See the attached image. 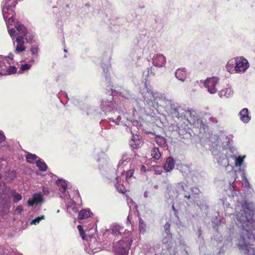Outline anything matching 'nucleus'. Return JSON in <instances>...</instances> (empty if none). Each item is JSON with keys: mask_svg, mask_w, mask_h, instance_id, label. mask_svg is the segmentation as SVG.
Instances as JSON below:
<instances>
[{"mask_svg": "<svg viewBox=\"0 0 255 255\" xmlns=\"http://www.w3.org/2000/svg\"><path fill=\"white\" fill-rule=\"evenodd\" d=\"M255 211L248 207L244 208L241 213L237 215V219L243 226L238 246L245 255H255V248L252 242L255 238Z\"/></svg>", "mask_w": 255, "mask_h": 255, "instance_id": "obj_1", "label": "nucleus"}, {"mask_svg": "<svg viewBox=\"0 0 255 255\" xmlns=\"http://www.w3.org/2000/svg\"><path fill=\"white\" fill-rule=\"evenodd\" d=\"M77 229L82 239L87 242V243H85V250L89 254L92 255L97 253L100 250L102 246L104 249L107 251L111 250L112 231L110 229H106L103 231V245H101L95 236L85 233L82 226L78 225Z\"/></svg>", "mask_w": 255, "mask_h": 255, "instance_id": "obj_2", "label": "nucleus"}, {"mask_svg": "<svg viewBox=\"0 0 255 255\" xmlns=\"http://www.w3.org/2000/svg\"><path fill=\"white\" fill-rule=\"evenodd\" d=\"M111 56L110 55H105L102 59V67L103 69V75L105 77L106 81L110 85L108 86L109 89H107L108 95H112V88L110 86L111 83Z\"/></svg>", "mask_w": 255, "mask_h": 255, "instance_id": "obj_3", "label": "nucleus"}, {"mask_svg": "<svg viewBox=\"0 0 255 255\" xmlns=\"http://www.w3.org/2000/svg\"><path fill=\"white\" fill-rule=\"evenodd\" d=\"M130 238L125 237L120 240L115 247L116 255H128V251L132 244Z\"/></svg>", "mask_w": 255, "mask_h": 255, "instance_id": "obj_4", "label": "nucleus"}, {"mask_svg": "<svg viewBox=\"0 0 255 255\" xmlns=\"http://www.w3.org/2000/svg\"><path fill=\"white\" fill-rule=\"evenodd\" d=\"M1 177V174L0 173V178ZM3 186L0 189V208L2 206L3 212H7L8 211L6 205L10 202V196L7 194L6 189L5 187L4 183L2 182Z\"/></svg>", "mask_w": 255, "mask_h": 255, "instance_id": "obj_5", "label": "nucleus"}, {"mask_svg": "<svg viewBox=\"0 0 255 255\" xmlns=\"http://www.w3.org/2000/svg\"><path fill=\"white\" fill-rule=\"evenodd\" d=\"M99 169L101 174L106 180L108 183H111V169L110 165H108V161L106 158H103L100 159Z\"/></svg>", "mask_w": 255, "mask_h": 255, "instance_id": "obj_6", "label": "nucleus"}, {"mask_svg": "<svg viewBox=\"0 0 255 255\" xmlns=\"http://www.w3.org/2000/svg\"><path fill=\"white\" fill-rule=\"evenodd\" d=\"M10 0H4L2 1V15L4 19L5 20L6 24L7 25V28L9 27V25H11L14 21L12 15H11L10 17L8 18L7 20H6V19L8 17V16L6 15V13L8 11H12V6L8 4V2Z\"/></svg>", "mask_w": 255, "mask_h": 255, "instance_id": "obj_7", "label": "nucleus"}, {"mask_svg": "<svg viewBox=\"0 0 255 255\" xmlns=\"http://www.w3.org/2000/svg\"><path fill=\"white\" fill-rule=\"evenodd\" d=\"M218 82L219 79L216 77L208 78L205 81L204 85L210 93L214 94L217 91L216 86Z\"/></svg>", "mask_w": 255, "mask_h": 255, "instance_id": "obj_8", "label": "nucleus"}, {"mask_svg": "<svg viewBox=\"0 0 255 255\" xmlns=\"http://www.w3.org/2000/svg\"><path fill=\"white\" fill-rule=\"evenodd\" d=\"M64 199L68 213L72 215L76 213L78 209L76 202L72 200L69 195H65Z\"/></svg>", "mask_w": 255, "mask_h": 255, "instance_id": "obj_9", "label": "nucleus"}, {"mask_svg": "<svg viewBox=\"0 0 255 255\" xmlns=\"http://www.w3.org/2000/svg\"><path fill=\"white\" fill-rule=\"evenodd\" d=\"M249 67L248 60L243 57H237L236 59L235 69L237 72H244Z\"/></svg>", "mask_w": 255, "mask_h": 255, "instance_id": "obj_10", "label": "nucleus"}, {"mask_svg": "<svg viewBox=\"0 0 255 255\" xmlns=\"http://www.w3.org/2000/svg\"><path fill=\"white\" fill-rule=\"evenodd\" d=\"M44 198L40 192L34 193L32 196L31 200H28L27 204L29 206L32 207L34 205L41 204L44 202Z\"/></svg>", "mask_w": 255, "mask_h": 255, "instance_id": "obj_11", "label": "nucleus"}, {"mask_svg": "<svg viewBox=\"0 0 255 255\" xmlns=\"http://www.w3.org/2000/svg\"><path fill=\"white\" fill-rule=\"evenodd\" d=\"M15 41L17 43L15 50L16 53L19 54L25 50L26 47L24 45V38H22L21 36H17Z\"/></svg>", "mask_w": 255, "mask_h": 255, "instance_id": "obj_12", "label": "nucleus"}, {"mask_svg": "<svg viewBox=\"0 0 255 255\" xmlns=\"http://www.w3.org/2000/svg\"><path fill=\"white\" fill-rule=\"evenodd\" d=\"M166 58L162 54H156L153 59V64L157 67H162L166 63Z\"/></svg>", "mask_w": 255, "mask_h": 255, "instance_id": "obj_13", "label": "nucleus"}, {"mask_svg": "<svg viewBox=\"0 0 255 255\" xmlns=\"http://www.w3.org/2000/svg\"><path fill=\"white\" fill-rule=\"evenodd\" d=\"M175 161L171 157L167 158L165 163L163 165V168L166 172H170L172 171L175 166Z\"/></svg>", "mask_w": 255, "mask_h": 255, "instance_id": "obj_14", "label": "nucleus"}, {"mask_svg": "<svg viewBox=\"0 0 255 255\" xmlns=\"http://www.w3.org/2000/svg\"><path fill=\"white\" fill-rule=\"evenodd\" d=\"M101 107L102 110L107 114L110 113L112 110V103L111 101L103 100L101 102Z\"/></svg>", "mask_w": 255, "mask_h": 255, "instance_id": "obj_15", "label": "nucleus"}, {"mask_svg": "<svg viewBox=\"0 0 255 255\" xmlns=\"http://www.w3.org/2000/svg\"><path fill=\"white\" fill-rule=\"evenodd\" d=\"M241 120L245 123H248L251 120V117L249 115V110L247 108H244L239 113Z\"/></svg>", "mask_w": 255, "mask_h": 255, "instance_id": "obj_16", "label": "nucleus"}, {"mask_svg": "<svg viewBox=\"0 0 255 255\" xmlns=\"http://www.w3.org/2000/svg\"><path fill=\"white\" fill-rule=\"evenodd\" d=\"M15 27L17 31L16 33V35L17 36H21L23 38L24 36L26 35V34L27 33V29L23 24L17 23L15 25Z\"/></svg>", "mask_w": 255, "mask_h": 255, "instance_id": "obj_17", "label": "nucleus"}, {"mask_svg": "<svg viewBox=\"0 0 255 255\" xmlns=\"http://www.w3.org/2000/svg\"><path fill=\"white\" fill-rule=\"evenodd\" d=\"M219 96L221 98H229L233 94V91L230 88H227L219 91Z\"/></svg>", "mask_w": 255, "mask_h": 255, "instance_id": "obj_18", "label": "nucleus"}, {"mask_svg": "<svg viewBox=\"0 0 255 255\" xmlns=\"http://www.w3.org/2000/svg\"><path fill=\"white\" fill-rule=\"evenodd\" d=\"M175 76L178 79L183 82L186 78L187 73L184 69H178L175 72Z\"/></svg>", "mask_w": 255, "mask_h": 255, "instance_id": "obj_19", "label": "nucleus"}, {"mask_svg": "<svg viewBox=\"0 0 255 255\" xmlns=\"http://www.w3.org/2000/svg\"><path fill=\"white\" fill-rule=\"evenodd\" d=\"M150 155L152 158L156 160H159L161 157V153L157 147H154L151 149Z\"/></svg>", "mask_w": 255, "mask_h": 255, "instance_id": "obj_20", "label": "nucleus"}, {"mask_svg": "<svg viewBox=\"0 0 255 255\" xmlns=\"http://www.w3.org/2000/svg\"><path fill=\"white\" fill-rule=\"evenodd\" d=\"M91 214L89 209H83L80 211L78 218L80 220L87 219L90 216Z\"/></svg>", "mask_w": 255, "mask_h": 255, "instance_id": "obj_21", "label": "nucleus"}, {"mask_svg": "<svg viewBox=\"0 0 255 255\" xmlns=\"http://www.w3.org/2000/svg\"><path fill=\"white\" fill-rule=\"evenodd\" d=\"M56 184L59 187V190L62 193H64L65 192L66 189H67V183L65 180L62 179H58L56 181Z\"/></svg>", "mask_w": 255, "mask_h": 255, "instance_id": "obj_22", "label": "nucleus"}, {"mask_svg": "<svg viewBox=\"0 0 255 255\" xmlns=\"http://www.w3.org/2000/svg\"><path fill=\"white\" fill-rule=\"evenodd\" d=\"M124 231V228L119 225H113V235H121Z\"/></svg>", "mask_w": 255, "mask_h": 255, "instance_id": "obj_23", "label": "nucleus"}, {"mask_svg": "<svg viewBox=\"0 0 255 255\" xmlns=\"http://www.w3.org/2000/svg\"><path fill=\"white\" fill-rule=\"evenodd\" d=\"M154 140L159 146H165L166 144L165 138L160 135H156L154 138Z\"/></svg>", "mask_w": 255, "mask_h": 255, "instance_id": "obj_24", "label": "nucleus"}, {"mask_svg": "<svg viewBox=\"0 0 255 255\" xmlns=\"http://www.w3.org/2000/svg\"><path fill=\"white\" fill-rule=\"evenodd\" d=\"M185 114L189 115L191 119L195 121L198 120L196 112L193 110H185Z\"/></svg>", "mask_w": 255, "mask_h": 255, "instance_id": "obj_25", "label": "nucleus"}, {"mask_svg": "<svg viewBox=\"0 0 255 255\" xmlns=\"http://www.w3.org/2000/svg\"><path fill=\"white\" fill-rule=\"evenodd\" d=\"M35 162L36 166L39 168V170L43 171L46 170L47 166L44 162H42L40 160H36Z\"/></svg>", "mask_w": 255, "mask_h": 255, "instance_id": "obj_26", "label": "nucleus"}, {"mask_svg": "<svg viewBox=\"0 0 255 255\" xmlns=\"http://www.w3.org/2000/svg\"><path fill=\"white\" fill-rule=\"evenodd\" d=\"M30 63L29 64H22L20 67V70H21V71L24 72L25 71L29 70L31 68L32 65L34 64V60L31 59Z\"/></svg>", "mask_w": 255, "mask_h": 255, "instance_id": "obj_27", "label": "nucleus"}, {"mask_svg": "<svg viewBox=\"0 0 255 255\" xmlns=\"http://www.w3.org/2000/svg\"><path fill=\"white\" fill-rule=\"evenodd\" d=\"M37 158L38 157L35 154L32 153H28L26 155V160L29 163H34L35 160L36 161Z\"/></svg>", "mask_w": 255, "mask_h": 255, "instance_id": "obj_28", "label": "nucleus"}, {"mask_svg": "<svg viewBox=\"0 0 255 255\" xmlns=\"http://www.w3.org/2000/svg\"><path fill=\"white\" fill-rule=\"evenodd\" d=\"M146 224L141 218L139 220V229L141 233L144 234L146 231Z\"/></svg>", "mask_w": 255, "mask_h": 255, "instance_id": "obj_29", "label": "nucleus"}, {"mask_svg": "<svg viewBox=\"0 0 255 255\" xmlns=\"http://www.w3.org/2000/svg\"><path fill=\"white\" fill-rule=\"evenodd\" d=\"M39 50V49L37 46H32L31 47L30 51L31 54L33 55V58L32 59H34L35 58H36L37 57Z\"/></svg>", "mask_w": 255, "mask_h": 255, "instance_id": "obj_30", "label": "nucleus"}, {"mask_svg": "<svg viewBox=\"0 0 255 255\" xmlns=\"http://www.w3.org/2000/svg\"><path fill=\"white\" fill-rule=\"evenodd\" d=\"M151 170H154L155 174L157 175L161 174L162 172L161 166L158 165H153L151 167L150 169H148L147 170L150 171Z\"/></svg>", "mask_w": 255, "mask_h": 255, "instance_id": "obj_31", "label": "nucleus"}, {"mask_svg": "<svg viewBox=\"0 0 255 255\" xmlns=\"http://www.w3.org/2000/svg\"><path fill=\"white\" fill-rule=\"evenodd\" d=\"M245 158V155L243 156H239L238 157H236L235 162V166H241L244 162V160Z\"/></svg>", "mask_w": 255, "mask_h": 255, "instance_id": "obj_32", "label": "nucleus"}, {"mask_svg": "<svg viewBox=\"0 0 255 255\" xmlns=\"http://www.w3.org/2000/svg\"><path fill=\"white\" fill-rule=\"evenodd\" d=\"M185 110L183 109L180 108L178 111L177 114L174 116L175 117L177 118L178 119H183L185 118Z\"/></svg>", "mask_w": 255, "mask_h": 255, "instance_id": "obj_33", "label": "nucleus"}, {"mask_svg": "<svg viewBox=\"0 0 255 255\" xmlns=\"http://www.w3.org/2000/svg\"><path fill=\"white\" fill-rule=\"evenodd\" d=\"M130 145L132 148L136 149L140 147L141 143L139 140L135 142L134 140L132 139L130 142Z\"/></svg>", "mask_w": 255, "mask_h": 255, "instance_id": "obj_34", "label": "nucleus"}, {"mask_svg": "<svg viewBox=\"0 0 255 255\" xmlns=\"http://www.w3.org/2000/svg\"><path fill=\"white\" fill-rule=\"evenodd\" d=\"M13 202L15 203H17L18 201L21 200L22 196L18 193H14L12 194Z\"/></svg>", "mask_w": 255, "mask_h": 255, "instance_id": "obj_35", "label": "nucleus"}, {"mask_svg": "<svg viewBox=\"0 0 255 255\" xmlns=\"http://www.w3.org/2000/svg\"><path fill=\"white\" fill-rule=\"evenodd\" d=\"M181 108L180 107H176L174 105H171L170 107V112L171 114L174 117L176 114L178 112V111L180 110Z\"/></svg>", "mask_w": 255, "mask_h": 255, "instance_id": "obj_36", "label": "nucleus"}, {"mask_svg": "<svg viewBox=\"0 0 255 255\" xmlns=\"http://www.w3.org/2000/svg\"><path fill=\"white\" fill-rule=\"evenodd\" d=\"M44 218H45V216L44 215H41L39 217H38L35 218L34 219L32 220L31 222V224L37 225L40 222V221L41 220L44 219Z\"/></svg>", "mask_w": 255, "mask_h": 255, "instance_id": "obj_37", "label": "nucleus"}, {"mask_svg": "<svg viewBox=\"0 0 255 255\" xmlns=\"http://www.w3.org/2000/svg\"><path fill=\"white\" fill-rule=\"evenodd\" d=\"M134 172V169L133 168H131L127 171L126 174V179L127 180L129 179L132 176Z\"/></svg>", "mask_w": 255, "mask_h": 255, "instance_id": "obj_38", "label": "nucleus"}, {"mask_svg": "<svg viewBox=\"0 0 255 255\" xmlns=\"http://www.w3.org/2000/svg\"><path fill=\"white\" fill-rule=\"evenodd\" d=\"M8 74H13L16 72V68L15 66H9V67L6 70Z\"/></svg>", "mask_w": 255, "mask_h": 255, "instance_id": "obj_39", "label": "nucleus"}, {"mask_svg": "<svg viewBox=\"0 0 255 255\" xmlns=\"http://www.w3.org/2000/svg\"><path fill=\"white\" fill-rule=\"evenodd\" d=\"M7 62L6 58H3L2 60H0V68L3 69L4 67L6 68L8 66L6 65Z\"/></svg>", "mask_w": 255, "mask_h": 255, "instance_id": "obj_40", "label": "nucleus"}, {"mask_svg": "<svg viewBox=\"0 0 255 255\" xmlns=\"http://www.w3.org/2000/svg\"><path fill=\"white\" fill-rule=\"evenodd\" d=\"M7 29L9 34L10 35L12 39H13L15 36L16 35L15 30L14 28L9 29V27L7 28Z\"/></svg>", "mask_w": 255, "mask_h": 255, "instance_id": "obj_41", "label": "nucleus"}, {"mask_svg": "<svg viewBox=\"0 0 255 255\" xmlns=\"http://www.w3.org/2000/svg\"><path fill=\"white\" fill-rule=\"evenodd\" d=\"M25 37V39L26 40V41H27V42H29V43H32L33 42V36L32 35L30 34H27V33L26 34V35L24 36Z\"/></svg>", "mask_w": 255, "mask_h": 255, "instance_id": "obj_42", "label": "nucleus"}, {"mask_svg": "<svg viewBox=\"0 0 255 255\" xmlns=\"http://www.w3.org/2000/svg\"><path fill=\"white\" fill-rule=\"evenodd\" d=\"M170 224L169 222H167L164 226V230L167 234H169L170 233Z\"/></svg>", "mask_w": 255, "mask_h": 255, "instance_id": "obj_43", "label": "nucleus"}, {"mask_svg": "<svg viewBox=\"0 0 255 255\" xmlns=\"http://www.w3.org/2000/svg\"><path fill=\"white\" fill-rule=\"evenodd\" d=\"M74 194L75 195V199L77 200V201H78V199H79V200L80 201H81V198L80 197V195L78 190H77L74 191Z\"/></svg>", "mask_w": 255, "mask_h": 255, "instance_id": "obj_44", "label": "nucleus"}, {"mask_svg": "<svg viewBox=\"0 0 255 255\" xmlns=\"http://www.w3.org/2000/svg\"><path fill=\"white\" fill-rule=\"evenodd\" d=\"M5 136L2 131H0V143L4 141L5 140Z\"/></svg>", "mask_w": 255, "mask_h": 255, "instance_id": "obj_45", "label": "nucleus"}, {"mask_svg": "<svg viewBox=\"0 0 255 255\" xmlns=\"http://www.w3.org/2000/svg\"><path fill=\"white\" fill-rule=\"evenodd\" d=\"M13 54L12 53H9L8 54V55L7 56V57H5V58H6L7 59V61L8 60V59H10V60H12L13 59ZM7 64L8 65H9L10 64V63L7 61L6 63V64Z\"/></svg>", "mask_w": 255, "mask_h": 255, "instance_id": "obj_46", "label": "nucleus"}, {"mask_svg": "<svg viewBox=\"0 0 255 255\" xmlns=\"http://www.w3.org/2000/svg\"><path fill=\"white\" fill-rule=\"evenodd\" d=\"M140 170L142 173H145L146 171V167L144 165H141L140 167Z\"/></svg>", "mask_w": 255, "mask_h": 255, "instance_id": "obj_47", "label": "nucleus"}, {"mask_svg": "<svg viewBox=\"0 0 255 255\" xmlns=\"http://www.w3.org/2000/svg\"><path fill=\"white\" fill-rule=\"evenodd\" d=\"M42 191L43 192V193H44V194H46V195H47L49 194V191L47 189V188H46V187H42Z\"/></svg>", "mask_w": 255, "mask_h": 255, "instance_id": "obj_48", "label": "nucleus"}, {"mask_svg": "<svg viewBox=\"0 0 255 255\" xmlns=\"http://www.w3.org/2000/svg\"><path fill=\"white\" fill-rule=\"evenodd\" d=\"M16 211L19 214L21 213V212H22V208L21 206H17L16 208Z\"/></svg>", "mask_w": 255, "mask_h": 255, "instance_id": "obj_49", "label": "nucleus"}, {"mask_svg": "<svg viewBox=\"0 0 255 255\" xmlns=\"http://www.w3.org/2000/svg\"><path fill=\"white\" fill-rule=\"evenodd\" d=\"M172 208L173 210V211H174V214H175V215L176 216H177L178 211H177V210L175 208L174 205H172Z\"/></svg>", "mask_w": 255, "mask_h": 255, "instance_id": "obj_50", "label": "nucleus"}, {"mask_svg": "<svg viewBox=\"0 0 255 255\" xmlns=\"http://www.w3.org/2000/svg\"><path fill=\"white\" fill-rule=\"evenodd\" d=\"M116 187L117 188L118 191L120 192V193H124V189H119L118 188V187H117V185H115Z\"/></svg>", "mask_w": 255, "mask_h": 255, "instance_id": "obj_51", "label": "nucleus"}, {"mask_svg": "<svg viewBox=\"0 0 255 255\" xmlns=\"http://www.w3.org/2000/svg\"><path fill=\"white\" fill-rule=\"evenodd\" d=\"M184 196L185 198H187L188 199H190L191 197L190 194H185Z\"/></svg>", "mask_w": 255, "mask_h": 255, "instance_id": "obj_52", "label": "nucleus"}, {"mask_svg": "<svg viewBox=\"0 0 255 255\" xmlns=\"http://www.w3.org/2000/svg\"><path fill=\"white\" fill-rule=\"evenodd\" d=\"M16 3H17V0H15V1L13 2V5L12 6V7H14L15 6Z\"/></svg>", "mask_w": 255, "mask_h": 255, "instance_id": "obj_53", "label": "nucleus"}, {"mask_svg": "<svg viewBox=\"0 0 255 255\" xmlns=\"http://www.w3.org/2000/svg\"><path fill=\"white\" fill-rule=\"evenodd\" d=\"M63 94V95H64L65 97H66V98H68L67 94L66 93H65V92H61V94Z\"/></svg>", "mask_w": 255, "mask_h": 255, "instance_id": "obj_54", "label": "nucleus"}, {"mask_svg": "<svg viewBox=\"0 0 255 255\" xmlns=\"http://www.w3.org/2000/svg\"><path fill=\"white\" fill-rule=\"evenodd\" d=\"M230 64L229 63H228L227 64V69H228V67L230 66Z\"/></svg>", "mask_w": 255, "mask_h": 255, "instance_id": "obj_55", "label": "nucleus"}, {"mask_svg": "<svg viewBox=\"0 0 255 255\" xmlns=\"http://www.w3.org/2000/svg\"><path fill=\"white\" fill-rule=\"evenodd\" d=\"M64 51L65 52H67V50L66 49H64Z\"/></svg>", "mask_w": 255, "mask_h": 255, "instance_id": "obj_56", "label": "nucleus"}, {"mask_svg": "<svg viewBox=\"0 0 255 255\" xmlns=\"http://www.w3.org/2000/svg\"><path fill=\"white\" fill-rule=\"evenodd\" d=\"M246 181H247V183H248V184H249V182L247 181V179H246Z\"/></svg>", "mask_w": 255, "mask_h": 255, "instance_id": "obj_57", "label": "nucleus"}, {"mask_svg": "<svg viewBox=\"0 0 255 255\" xmlns=\"http://www.w3.org/2000/svg\"><path fill=\"white\" fill-rule=\"evenodd\" d=\"M57 212V213L59 212V210H58Z\"/></svg>", "mask_w": 255, "mask_h": 255, "instance_id": "obj_58", "label": "nucleus"}]
</instances>
